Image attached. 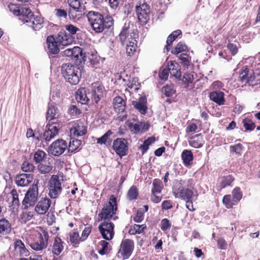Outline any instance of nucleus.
I'll use <instances>...</instances> for the list:
<instances>
[{
  "mask_svg": "<svg viewBox=\"0 0 260 260\" xmlns=\"http://www.w3.org/2000/svg\"><path fill=\"white\" fill-rule=\"evenodd\" d=\"M128 88L132 89L134 88L135 90L138 89V81L136 78H133L131 81H129L127 84Z\"/></svg>",
  "mask_w": 260,
  "mask_h": 260,
  "instance_id": "338daca9",
  "label": "nucleus"
},
{
  "mask_svg": "<svg viewBox=\"0 0 260 260\" xmlns=\"http://www.w3.org/2000/svg\"><path fill=\"white\" fill-rule=\"evenodd\" d=\"M114 224L111 222L104 221L99 226V231L103 238L107 240L112 239L114 235Z\"/></svg>",
  "mask_w": 260,
  "mask_h": 260,
  "instance_id": "ddd939ff",
  "label": "nucleus"
},
{
  "mask_svg": "<svg viewBox=\"0 0 260 260\" xmlns=\"http://www.w3.org/2000/svg\"><path fill=\"white\" fill-rule=\"evenodd\" d=\"M46 43L47 44L48 52L51 54H56L59 51V44L56 39L50 36H48L46 40Z\"/></svg>",
  "mask_w": 260,
  "mask_h": 260,
  "instance_id": "6ab92c4d",
  "label": "nucleus"
},
{
  "mask_svg": "<svg viewBox=\"0 0 260 260\" xmlns=\"http://www.w3.org/2000/svg\"><path fill=\"white\" fill-rule=\"evenodd\" d=\"M102 248L99 250V253L101 255H104L108 252V246L109 243L106 241L103 240L100 242Z\"/></svg>",
  "mask_w": 260,
  "mask_h": 260,
  "instance_id": "bf43d9fd",
  "label": "nucleus"
},
{
  "mask_svg": "<svg viewBox=\"0 0 260 260\" xmlns=\"http://www.w3.org/2000/svg\"><path fill=\"white\" fill-rule=\"evenodd\" d=\"M181 34V31L179 29L173 31L168 37L167 40V45L166 49L167 52L170 50V46L172 45L173 41L178 37V36Z\"/></svg>",
  "mask_w": 260,
  "mask_h": 260,
  "instance_id": "e433bc0d",
  "label": "nucleus"
},
{
  "mask_svg": "<svg viewBox=\"0 0 260 260\" xmlns=\"http://www.w3.org/2000/svg\"><path fill=\"white\" fill-rule=\"evenodd\" d=\"M91 226L88 225L86 226L84 230L82 232V235L80 238V240L81 241H85L87 238L88 237L89 235L91 233Z\"/></svg>",
  "mask_w": 260,
  "mask_h": 260,
  "instance_id": "5fc2aeb1",
  "label": "nucleus"
},
{
  "mask_svg": "<svg viewBox=\"0 0 260 260\" xmlns=\"http://www.w3.org/2000/svg\"><path fill=\"white\" fill-rule=\"evenodd\" d=\"M46 155V154L44 151L38 150L34 154V160L39 163L43 160Z\"/></svg>",
  "mask_w": 260,
  "mask_h": 260,
  "instance_id": "de8ad7c7",
  "label": "nucleus"
},
{
  "mask_svg": "<svg viewBox=\"0 0 260 260\" xmlns=\"http://www.w3.org/2000/svg\"><path fill=\"white\" fill-rule=\"evenodd\" d=\"M138 196V191L136 187L132 186L127 192V197L129 200H135Z\"/></svg>",
  "mask_w": 260,
  "mask_h": 260,
  "instance_id": "49530a36",
  "label": "nucleus"
},
{
  "mask_svg": "<svg viewBox=\"0 0 260 260\" xmlns=\"http://www.w3.org/2000/svg\"><path fill=\"white\" fill-rule=\"evenodd\" d=\"M19 193H20V192H19ZM10 196L12 198L11 208L13 210V211H15V210H17L18 209L20 206L19 193L16 189H13L10 192Z\"/></svg>",
  "mask_w": 260,
  "mask_h": 260,
  "instance_id": "2f4dec72",
  "label": "nucleus"
},
{
  "mask_svg": "<svg viewBox=\"0 0 260 260\" xmlns=\"http://www.w3.org/2000/svg\"><path fill=\"white\" fill-rule=\"evenodd\" d=\"M76 99L78 103L81 104H86L89 99L87 96L86 90L85 88L79 89L76 93Z\"/></svg>",
  "mask_w": 260,
  "mask_h": 260,
  "instance_id": "a878e982",
  "label": "nucleus"
},
{
  "mask_svg": "<svg viewBox=\"0 0 260 260\" xmlns=\"http://www.w3.org/2000/svg\"><path fill=\"white\" fill-rule=\"evenodd\" d=\"M189 145L196 148H199L203 146V140L201 134L196 135L192 137L189 141Z\"/></svg>",
  "mask_w": 260,
  "mask_h": 260,
  "instance_id": "72a5a7b5",
  "label": "nucleus"
},
{
  "mask_svg": "<svg viewBox=\"0 0 260 260\" xmlns=\"http://www.w3.org/2000/svg\"><path fill=\"white\" fill-rule=\"evenodd\" d=\"M171 225V224L168 219L164 218L161 220L160 222V229L162 231L164 232L170 229Z\"/></svg>",
  "mask_w": 260,
  "mask_h": 260,
  "instance_id": "052dcab7",
  "label": "nucleus"
},
{
  "mask_svg": "<svg viewBox=\"0 0 260 260\" xmlns=\"http://www.w3.org/2000/svg\"><path fill=\"white\" fill-rule=\"evenodd\" d=\"M59 45L68 46L71 44L73 40L70 35L67 34L64 31H60L58 34L56 38Z\"/></svg>",
  "mask_w": 260,
  "mask_h": 260,
  "instance_id": "4be33fe9",
  "label": "nucleus"
},
{
  "mask_svg": "<svg viewBox=\"0 0 260 260\" xmlns=\"http://www.w3.org/2000/svg\"><path fill=\"white\" fill-rule=\"evenodd\" d=\"M126 51L127 55L131 56L134 54L137 51V41L134 38H131V40L125 43Z\"/></svg>",
  "mask_w": 260,
  "mask_h": 260,
  "instance_id": "f704fd0d",
  "label": "nucleus"
},
{
  "mask_svg": "<svg viewBox=\"0 0 260 260\" xmlns=\"http://www.w3.org/2000/svg\"><path fill=\"white\" fill-rule=\"evenodd\" d=\"M49 196L52 199H56L61 193V184L58 176L54 175L51 178L48 185Z\"/></svg>",
  "mask_w": 260,
  "mask_h": 260,
  "instance_id": "6e6552de",
  "label": "nucleus"
},
{
  "mask_svg": "<svg viewBox=\"0 0 260 260\" xmlns=\"http://www.w3.org/2000/svg\"><path fill=\"white\" fill-rule=\"evenodd\" d=\"M38 180H35L32 185L28 189L22 201V206L26 210L35 205L38 197Z\"/></svg>",
  "mask_w": 260,
  "mask_h": 260,
  "instance_id": "20e7f679",
  "label": "nucleus"
},
{
  "mask_svg": "<svg viewBox=\"0 0 260 260\" xmlns=\"http://www.w3.org/2000/svg\"><path fill=\"white\" fill-rule=\"evenodd\" d=\"M243 148V145L240 143L230 146V150L238 155L241 154Z\"/></svg>",
  "mask_w": 260,
  "mask_h": 260,
  "instance_id": "13d9d810",
  "label": "nucleus"
},
{
  "mask_svg": "<svg viewBox=\"0 0 260 260\" xmlns=\"http://www.w3.org/2000/svg\"><path fill=\"white\" fill-rule=\"evenodd\" d=\"M210 99L218 105L224 104V93L220 90L212 91L209 93Z\"/></svg>",
  "mask_w": 260,
  "mask_h": 260,
  "instance_id": "412c9836",
  "label": "nucleus"
},
{
  "mask_svg": "<svg viewBox=\"0 0 260 260\" xmlns=\"http://www.w3.org/2000/svg\"><path fill=\"white\" fill-rule=\"evenodd\" d=\"M51 203V201L49 198L47 197L41 198L35 207V212L39 215L45 214L48 211Z\"/></svg>",
  "mask_w": 260,
  "mask_h": 260,
  "instance_id": "4468645a",
  "label": "nucleus"
},
{
  "mask_svg": "<svg viewBox=\"0 0 260 260\" xmlns=\"http://www.w3.org/2000/svg\"><path fill=\"white\" fill-rule=\"evenodd\" d=\"M168 69L171 75L177 78H179L181 76L180 68L179 64L175 61H170L168 65Z\"/></svg>",
  "mask_w": 260,
  "mask_h": 260,
  "instance_id": "5701e85b",
  "label": "nucleus"
},
{
  "mask_svg": "<svg viewBox=\"0 0 260 260\" xmlns=\"http://www.w3.org/2000/svg\"><path fill=\"white\" fill-rule=\"evenodd\" d=\"M33 179V176L30 174H21L17 175L15 179V183L18 186H27Z\"/></svg>",
  "mask_w": 260,
  "mask_h": 260,
  "instance_id": "aec40b11",
  "label": "nucleus"
},
{
  "mask_svg": "<svg viewBox=\"0 0 260 260\" xmlns=\"http://www.w3.org/2000/svg\"><path fill=\"white\" fill-rule=\"evenodd\" d=\"M49 235L47 232L44 231L39 234L38 239L30 244V247L36 251L42 250L48 245Z\"/></svg>",
  "mask_w": 260,
  "mask_h": 260,
  "instance_id": "f8f14e48",
  "label": "nucleus"
},
{
  "mask_svg": "<svg viewBox=\"0 0 260 260\" xmlns=\"http://www.w3.org/2000/svg\"><path fill=\"white\" fill-rule=\"evenodd\" d=\"M113 133L111 131H108L102 137L97 139V143L100 144H110L112 141L111 136Z\"/></svg>",
  "mask_w": 260,
  "mask_h": 260,
  "instance_id": "4c0bfd02",
  "label": "nucleus"
},
{
  "mask_svg": "<svg viewBox=\"0 0 260 260\" xmlns=\"http://www.w3.org/2000/svg\"><path fill=\"white\" fill-rule=\"evenodd\" d=\"M62 241L59 237H56L52 245V253L56 255H59L63 249Z\"/></svg>",
  "mask_w": 260,
  "mask_h": 260,
  "instance_id": "c756f323",
  "label": "nucleus"
},
{
  "mask_svg": "<svg viewBox=\"0 0 260 260\" xmlns=\"http://www.w3.org/2000/svg\"><path fill=\"white\" fill-rule=\"evenodd\" d=\"M71 9L69 11L70 18L75 21L79 20L82 16V12L84 10V7L82 6L81 4H78L77 6L69 4Z\"/></svg>",
  "mask_w": 260,
  "mask_h": 260,
  "instance_id": "f3484780",
  "label": "nucleus"
},
{
  "mask_svg": "<svg viewBox=\"0 0 260 260\" xmlns=\"http://www.w3.org/2000/svg\"><path fill=\"white\" fill-rule=\"evenodd\" d=\"M146 100L144 98H141L139 101H134L133 105L141 114L146 113L147 108L146 105Z\"/></svg>",
  "mask_w": 260,
  "mask_h": 260,
  "instance_id": "c85d7f7f",
  "label": "nucleus"
},
{
  "mask_svg": "<svg viewBox=\"0 0 260 260\" xmlns=\"http://www.w3.org/2000/svg\"><path fill=\"white\" fill-rule=\"evenodd\" d=\"M162 92L167 96H171L175 92L173 87L172 85H167L164 86L161 89Z\"/></svg>",
  "mask_w": 260,
  "mask_h": 260,
  "instance_id": "3c124183",
  "label": "nucleus"
},
{
  "mask_svg": "<svg viewBox=\"0 0 260 260\" xmlns=\"http://www.w3.org/2000/svg\"><path fill=\"white\" fill-rule=\"evenodd\" d=\"M22 5L19 4H15L11 3L8 5V8L10 12H11L14 15L17 16L20 15V11Z\"/></svg>",
  "mask_w": 260,
  "mask_h": 260,
  "instance_id": "79ce46f5",
  "label": "nucleus"
},
{
  "mask_svg": "<svg viewBox=\"0 0 260 260\" xmlns=\"http://www.w3.org/2000/svg\"><path fill=\"white\" fill-rule=\"evenodd\" d=\"M186 50H187V46L182 42H179L171 51V52L174 54H178Z\"/></svg>",
  "mask_w": 260,
  "mask_h": 260,
  "instance_id": "a19ab883",
  "label": "nucleus"
},
{
  "mask_svg": "<svg viewBox=\"0 0 260 260\" xmlns=\"http://www.w3.org/2000/svg\"><path fill=\"white\" fill-rule=\"evenodd\" d=\"M61 73L67 82L72 85L77 84L81 78L80 68L71 63H64L61 66Z\"/></svg>",
  "mask_w": 260,
  "mask_h": 260,
  "instance_id": "f03ea898",
  "label": "nucleus"
},
{
  "mask_svg": "<svg viewBox=\"0 0 260 260\" xmlns=\"http://www.w3.org/2000/svg\"><path fill=\"white\" fill-rule=\"evenodd\" d=\"M243 126L246 131H253L255 127L254 122L249 118L244 119L242 121Z\"/></svg>",
  "mask_w": 260,
  "mask_h": 260,
  "instance_id": "37998d69",
  "label": "nucleus"
},
{
  "mask_svg": "<svg viewBox=\"0 0 260 260\" xmlns=\"http://www.w3.org/2000/svg\"><path fill=\"white\" fill-rule=\"evenodd\" d=\"M35 167L32 164L28 161H24L22 165L21 169L23 172H32L34 170Z\"/></svg>",
  "mask_w": 260,
  "mask_h": 260,
  "instance_id": "4d7b16f0",
  "label": "nucleus"
},
{
  "mask_svg": "<svg viewBox=\"0 0 260 260\" xmlns=\"http://www.w3.org/2000/svg\"><path fill=\"white\" fill-rule=\"evenodd\" d=\"M59 124L52 122L46 126V129L43 134V138L46 141H50L58 134Z\"/></svg>",
  "mask_w": 260,
  "mask_h": 260,
  "instance_id": "2eb2a0df",
  "label": "nucleus"
},
{
  "mask_svg": "<svg viewBox=\"0 0 260 260\" xmlns=\"http://www.w3.org/2000/svg\"><path fill=\"white\" fill-rule=\"evenodd\" d=\"M129 27L127 26H124L121 32L119 35V40L122 45H125L129 41L131 40L133 38L131 36L129 35Z\"/></svg>",
  "mask_w": 260,
  "mask_h": 260,
  "instance_id": "cd10ccee",
  "label": "nucleus"
},
{
  "mask_svg": "<svg viewBox=\"0 0 260 260\" xmlns=\"http://www.w3.org/2000/svg\"><path fill=\"white\" fill-rule=\"evenodd\" d=\"M194 80L193 74L192 73H186L184 74L182 81L187 85L192 83Z\"/></svg>",
  "mask_w": 260,
  "mask_h": 260,
  "instance_id": "8fccbe9b",
  "label": "nucleus"
},
{
  "mask_svg": "<svg viewBox=\"0 0 260 260\" xmlns=\"http://www.w3.org/2000/svg\"><path fill=\"white\" fill-rule=\"evenodd\" d=\"M223 87V84L219 81H215L210 86V89L215 90H220Z\"/></svg>",
  "mask_w": 260,
  "mask_h": 260,
  "instance_id": "0e129e2a",
  "label": "nucleus"
},
{
  "mask_svg": "<svg viewBox=\"0 0 260 260\" xmlns=\"http://www.w3.org/2000/svg\"><path fill=\"white\" fill-rule=\"evenodd\" d=\"M234 180V179L231 175L223 177L220 182V189L231 185Z\"/></svg>",
  "mask_w": 260,
  "mask_h": 260,
  "instance_id": "c03bdc74",
  "label": "nucleus"
},
{
  "mask_svg": "<svg viewBox=\"0 0 260 260\" xmlns=\"http://www.w3.org/2000/svg\"><path fill=\"white\" fill-rule=\"evenodd\" d=\"M43 18L39 15H35L32 14L28 19H26L25 24L32 27L35 30H38L43 27Z\"/></svg>",
  "mask_w": 260,
  "mask_h": 260,
  "instance_id": "dca6fc26",
  "label": "nucleus"
},
{
  "mask_svg": "<svg viewBox=\"0 0 260 260\" xmlns=\"http://www.w3.org/2000/svg\"><path fill=\"white\" fill-rule=\"evenodd\" d=\"M38 169L40 173L42 174H47L51 172L52 169V166L41 164L39 165Z\"/></svg>",
  "mask_w": 260,
  "mask_h": 260,
  "instance_id": "603ef678",
  "label": "nucleus"
},
{
  "mask_svg": "<svg viewBox=\"0 0 260 260\" xmlns=\"http://www.w3.org/2000/svg\"><path fill=\"white\" fill-rule=\"evenodd\" d=\"M104 87L98 83L92 84V101L97 104L103 97Z\"/></svg>",
  "mask_w": 260,
  "mask_h": 260,
  "instance_id": "a211bd4d",
  "label": "nucleus"
},
{
  "mask_svg": "<svg viewBox=\"0 0 260 260\" xmlns=\"http://www.w3.org/2000/svg\"><path fill=\"white\" fill-rule=\"evenodd\" d=\"M65 28L72 35H75L77 31H80V29L78 27L73 24L66 25Z\"/></svg>",
  "mask_w": 260,
  "mask_h": 260,
  "instance_id": "69168bd1",
  "label": "nucleus"
},
{
  "mask_svg": "<svg viewBox=\"0 0 260 260\" xmlns=\"http://www.w3.org/2000/svg\"><path fill=\"white\" fill-rule=\"evenodd\" d=\"M81 145V141L80 140L71 139L69 144V152H73L77 150Z\"/></svg>",
  "mask_w": 260,
  "mask_h": 260,
  "instance_id": "58836bf2",
  "label": "nucleus"
},
{
  "mask_svg": "<svg viewBox=\"0 0 260 260\" xmlns=\"http://www.w3.org/2000/svg\"><path fill=\"white\" fill-rule=\"evenodd\" d=\"M179 59L181 60V63L184 66L188 67L189 64L191 57L186 53H182L179 56Z\"/></svg>",
  "mask_w": 260,
  "mask_h": 260,
  "instance_id": "6e6d98bb",
  "label": "nucleus"
},
{
  "mask_svg": "<svg viewBox=\"0 0 260 260\" xmlns=\"http://www.w3.org/2000/svg\"><path fill=\"white\" fill-rule=\"evenodd\" d=\"M70 240L72 243L77 244L80 240L79 233L74 231L70 234Z\"/></svg>",
  "mask_w": 260,
  "mask_h": 260,
  "instance_id": "e2e57ef3",
  "label": "nucleus"
},
{
  "mask_svg": "<svg viewBox=\"0 0 260 260\" xmlns=\"http://www.w3.org/2000/svg\"><path fill=\"white\" fill-rule=\"evenodd\" d=\"M134 249V242L129 239L122 241L119 252L123 259H128L132 255Z\"/></svg>",
  "mask_w": 260,
  "mask_h": 260,
  "instance_id": "1a4fd4ad",
  "label": "nucleus"
},
{
  "mask_svg": "<svg viewBox=\"0 0 260 260\" xmlns=\"http://www.w3.org/2000/svg\"><path fill=\"white\" fill-rule=\"evenodd\" d=\"M138 19L142 24L147 23L150 18L149 6L144 1L140 0L136 7Z\"/></svg>",
  "mask_w": 260,
  "mask_h": 260,
  "instance_id": "0eeeda50",
  "label": "nucleus"
},
{
  "mask_svg": "<svg viewBox=\"0 0 260 260\" xmlns=\"http://www.w3.org/2000/svg\"><path fill=\"white\" fill-rule=\"evenodd\" d=\"M113 105L117 112L120 113L124 111L126 103L123 99L119 96L113 99Z\"/></svg>",
  "mask_w": 260,
  "mask_h": 260,
  "instance_id": "b1692460",
  "label": "nucleus"
},
{
  "mask_svg": "<svg viewBox=\"0 0 260 260\" xmlns=\"http://www.w3.org/2000/svg\"><path fill=\"white\" fill-rule=\"evenodd\" d=\"M117 211V204L116 198L113 195H111L110 197L108 202L104 206L98 217L101 220L109 221L113 219L115 220L118 218L116 215Z\"/></svg>",
  "mask_w": 260,
  "mask_h": 260,
  "instance_id": "7ed1b4c3",
  "label": "nucleus"
},
{
  "mask_svg": "<svg viewBox=\"0 0 260 260\" xmlns=\"http://www.w3.org/2000/svg\"><path fill=\"white\" fill-rule=\"evenodd\" d=\"M232 196L233 197V201L235 202H238L241 199L242 193L240 187H237L234 189L232 191Z\"/></svg>",
  "mask_w": 260,
  "mask_h": 260,
  "instance_id": "09e8293b",
  "label": "nucleus"
},
{
  "mask_svg": "<svg viewBox=\"0 0 260 260\" xmlns=\"http://www.w3.org/2000/svg\"><path fill=\"white\" fill-rule=\"evenodd\" d=\"M59 94L57 92L55 93V95H54V92H52L50 97L51 103H49L48 111L46 114V119L49 122L51 120L57 119L60 115L59 111L56 107V103L59 101Z\"/></svg>",
  "mask_w": 260,
  "mask_h": 260,
  "instance_id": "423d86ee",
  "label": "nucleus"
},
{
  "mask_svg": "<svg viewBox=\"0 0 260 260\" xmlns=\"http://www.w3.org/2000/svg\"><path fill=\"white\" fill-rule=\"evenodd\" d=\"M67 146V143L65 141L58 139L50 146L49 152L54 156H59L64 152Z\"/></svg>",
  "mask_w": 260,
  "mask_h": 260,
  "instance_id": "9b49d317",
  "label": "nucleus"
},
{
  "mask_svg": "<svg viewBox=\"0 0 260 260\" xmlns=\"http://www.w3.org/2000/svg\"><path fill=\"white\" fill-rule=\"evenodd\" d=\"M87 17L92 29L96 33L102 32L105 28H109L113 25L111 17H107L104 19L103 15L98 12H88Z\"/></svg>",
  "mask_w": 260,
  "mask_h": 260,
  "instance_id": "f257e3e1",
  "label": "nucleus"
},
{
  "mask_svg": "<svg viewBox=\"0 0 260 260\" xmlns=\"http://www.w3.org/2000/svg\"><path fill=\"white\" fill-rule=\"evenodd\" d=\"M223 203L226 206L227 208L232 207L233 204L231 202V195H225L224 196L222 200Z\"/></svg>",
  "mask_w": 260,
  "mask_h": 260,
  "instance_id": "774afa93",
  "label": "nucleus"
},
{
  "mask_svg": "<svg viewBox=\"0 0 260 260\" xmlns=\"http://www.w3.org/2000/svg\"><path fill=\"white\" fill-rule=\"evenodd\" d=\"M259 73H255L253 71H251V72L249 71V75L247 84H248L249 85H253L254 84V82L258 80L257 78L259 77Z\"/></svg>",
  "mask_w": 260,
  "mask_h": 260,
  "instance_id": "a18cd8bd",
  "label": "nucleus"
},
{
  "mask_svg": "<svg viewBox=\"0 0 260 260\" xmlns=\"http://www.w3.org/2000/svg\"><path fill=\"white\" fill-rule=\"evenodd\" d=\"M249 75V69L247 67H243L239 76V80L245 84L247 83Z\"/></svg>",
  "mask_w": 260,
  "mask_h": 260,
  "instance_id": "ea45409f",
  "label": "nucleus"
},
{
  "mask_svg": "<svg viewBox=\"0 0 260 260\" xmlns=\"http://www.w3.org/2000/svg\"><path fill=\"white\" fill-rule=\"evenodd\" d=\"M153 185V188L152 189V193H160L162 189L160 181L156 179L154 180Z\"/></svg>",
  "mask_w": 260,
  "mask_h": 260,
  "instance_id": "864d4df0",
  "label": "nucleus"
},
{
  "mask_svg": "<svg viewBox=\"0 0 260 260\" xmlns=\"http://www.w3.org/2000/svg\"><path fill=\"white\" fill-rule=\"evenodd\" d=\"M112 147L116 153L120 157L126 155L127 153V142L124 139H116L113 143Z\"/></svg>",
  "mask_w": 260,
  "mask_h": 260,
  "instance_id": "9d476101",
  "label": "nucleus"
},
{
  "mask_svg": "<svg viewBox=\"0 0 260 260\" xmlns=\"http://www.w3.org/2000/svg\"><path fill=\"white\" fill-rule=\"evenodd\" d=\"M185 181H176L173 187V194L175 198L183 200H190L193 196V191L184 186Z\"/></svg>",
  "mask_w": 260,
  "mask_h": 260,
  "instance_id": "39448f33",
  "label": "nucleus"
},
{
  "mask_svg": "<svg viewBox=\"0 0 260 260\" xmlns=\"http://www.w3.org/2000/svg\"><path fill=\"white\" fill-rule=\"evenodd\" d=\"M142 125V123L140 122L136 123L134 124H133L132 123H129L128 124V127L131 129V130L132 132H133L135 134H138L140 131Z\"/></svg>",
  "mask_w": 260,
  "mask_h": 260,
  "instance_id": "680f3d73",
  "label": "nucleus"
},
{
  "mask_svg": "<svg viewBox=\"0 0 260 260\" xmlns=\"http://www.w3.org/2000/svg\"><path fill=\"white\" fill-rule=\"evenodd\" d=\"M20 11V15L18 16L19 17V19L25 24L26 19H28L33 13L30 9L25 5H22Z\"/></svg>",
  "mask_w": 260,
  "mask_h": 260,
  "instance_id": "7c9ffc66",
  "label": "nucleus"
},
{
  "mask_svg": "<svg viewBox=\"0 0 260 260\" xmlns=\"http://www.w3.org/2000/svg\"><path fill=\"white\" fill-rule=\"evenodd\" d=\"M11 224L9 220L5 218L0 219V233L3 235H7L11 232Z\"/></svg>",
  "mask_w": 260,
  "mask_h": 260,
  "instance_id": "393cba45",
  "label": "nucleus"
},
{
  "mask_svg": "<svg viewBox=\"0 0 260 260\" xmlns=\"http://www.w3.org/2000/svg\"><path fill=\"white\" fill-rule=\"evenodd\" d=\"M181 158L184 165L187 167L192 163L193 158V154L190 150H184L182 152Z\"/></svg>",
  "mask_w": 260,
  "mask_h": 260,
  "instance_id": "c9c22d12",
  "label": "nucleus"
},
{
  "mask_svg": "<svg viewBox=\"0 0 260 260\" xmlns=\"http://www.w3.org/2000/svg\"><path fill=\"white\" fill-rule=\"evenodd\" d=\"M71 134L75 136H82L86 133V127L79 124H75L70 129Z\"/></svg>",
  "mask_w": 260,
  "mask_h": 260,
  "instance_id": "473e14b6",
  "label": "nucleus"
},
{
  "mask_svg": "<svg viewBox=\"0 0 260 260\" xmlns=\"http://www.w3.org/2000/svg\"><path fill=\"white\" fill-rule=\"evenodd\" d=\"M15 251L19 254L20 256H27L29 252L25 248L24 243L20 240H17L15 242Z\"/></svg>",
  "mask_w": 260,
  "mask_h": 260,
  "instance_id": "bb28decb",
  "label": "nucleus"
}]
</instances>
